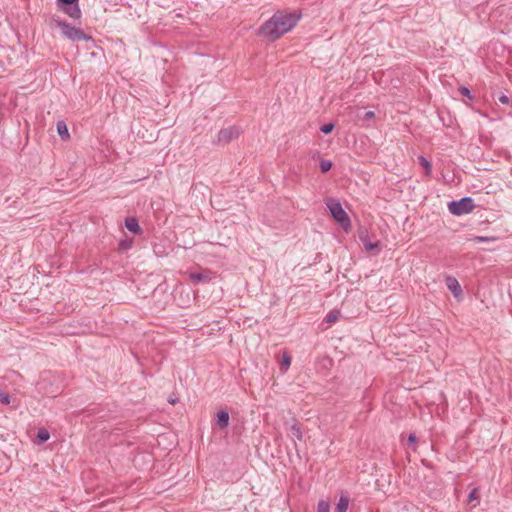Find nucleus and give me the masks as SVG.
I'll return each instance as SVG.
<instances>
[{
  "label": "nucleus",
  "mask_w": 512,
  "mask_h": 512,
  "mask_svg": "<svg viewBox=\"0 0 512 512\" xmlns=\"http://www.w3.org/2000/svg\"><path fill=\"white\" fill-rule=\"evenodd\" d=\"M374 117V112L368 111L365 113L364 119H371Z\"/></svg>",
  "instance_id": "cd10ccee"
},
{
  "label": "nucleus",
  "mask_w": 512,
  "mask_h": 512,
  "mask_svg": "<svg viewBox=\"0 0 512 512\" xmlns=\"http://www.w3.org/2000/svg\"><path fill=\"white\" fill-rule=\"evenodd\" d=\"M419 164L425 168L426 174L430 175L431 173V163L423 156L418 158Z\"/></svg>",
  "instance_id": "2eb2a0df"
},
{
  "label": "nucleus",
  "mask_w": 512,
  "mask_h": 512,
  "mask_svg": "<svg viewBox=\"0 0 512 512\" xmlns=\"http://www.w3.org/2000/svg\"><path fill=\"white\" fill-rule=\"evenodd\" d=\"M478 490L476 488H474L468 495V502L469 503H472L474 501H477L478 500Z\"/></svg>",
  "instance_id": "4be33fe9"
},
{
  "label": "nucleus",
  "mask_w": 512,
  "mask_h": 512,
  "mask_svg": "<svg viewBox=\"0 0 512 512\" xmlns=\"http://www.w3.org/2000/svg\"><path fill=\"white\" fill-rule=\"evenodd\" d=\"M57 5L69 17L73 19H79L81 17L78 0H57Z\"/></svg>",
  "instance_id": "39448f33"
},
{
  "label": "nucleus",
  "mask_w": 512,
  "mask_h": 512,
  "mask_svg": "<svg viewBox=\"0 0 512 512\" xmlns=\"http://www.w3.org/2000/svg\"><path fill=\"white\" fill-rule=\"evenodd\" d=\"M239 134H240L239 129L234 126L222 129L218 133L217 142L219 144H223V145L227 144L230 141H232L233 139H236L239 136Z\"/></svg>",
  "instance_id": "423d86ee"
},
{
  "label": "nucleus",
  "mask_w": 512,
  "mask_h": 512,
  "mask_svg": "<svg viewBox=\"0 0 512 512\" xmlns=\"http://www.w3.org/2000/svg\"><path fill=\"white\" fill-rule=\"evenodd\" d=\"M216 424L220 429H225L228 427L229 413L226 410L218 411Z\"/></svg>",
  "instance_id": "6e6552de"
},
{
  "label": "nucleus",
  "mask_w": 512,
  "mask_h": 512,
  "mask_svg": "<svg viewBox=\"0 0 512 512\" xmlns=\"http://www.w3.org/2000/svg\"><path fill=\"white\" fill-rule=\"evenodd\" d=\"M57 26L61 29L62 34L71 41H88L91 39L83 30L71 26L65 21H57Z\"/></svg>",
  "instance_id": "7ed1b4c3"
},
{
  "label": "nucleus",
  "mask_w": 512,
  "mask_h": 512,
  "mask_svg": "<svg viewBox=\"0 0 512 512\" xmlns=\"http://www.w3.org/2000/svg\"><path fill=\"white\" fill-rule=\"evenodd\" d=\"M131 245H132V241L131 240H122L120 243H119V248L121 250H128L131 248Z\"/></svg>",
  "instance_id": "b1692460"
},
{
  "label": "nucleus",
  "mask_w": 512,
  "mask_h": 512,
  "mask_svg": "<svg viewBox=\"0 0 512 512\" xmlns=\"http://www.w3.org/2000/svg\"><path fill=\"white\" fill-rule=\"evenodd\" d=\"M290 364H291V358H290V356H289V355L284 354V355H283V361H282V363H281V367H282V368H284L285 370H287V369H288V367L290 366Z\"/></svg>",
  "instance_id": "5701e85b"
},
{
  "label": "nucleus",
  "mask_w": 512,
  "mask_h": 512,
  "mask_svg": "<svg viewBox=\"0 0 512 512\" xmlns=\"http://www.w3.org/2000/svg\"><path fill=\"white\" fill-rule=\"evenodd\" d=\"M496 237H488V236H475L472 238V241L475 243H481V242H494L496 241Z\"/></svg>",
  "instance_id": "a211bd4d"
},
{
  "label": "nucleus",
  "mask_w": 512,
  "mask_h": 512,
  "mask_svg": "<svg viewBox=\"0 0 512 512\" xmlns=\"http://www.w3.org/2000/svg\"><path fill=\"white\" fill-rule=\"evenodd\" d=\"M125 226H126V228H127L130 232H132V233H134V234H138V233H140V232H141V228H140V226H139V224H138V221H137V219H136V218H134V217L126 218V219H125Z\"/></svg>",
  "instance_id": "9d476101"
},
{
  "label": "nucleus",
  "mask_w": 512,
  "mask_h": 512,
  "mask_svg": "<svg viewBox=\"0 0 512 512\" xmlns=\"http://www.w3.org/2000/svg\"><path fill=\"white\" fill-rule=\"evenodd\" d=\"M190 279L193 283H206L210 281L211 276L209 272L191 273Z\"/></svg>",
  "instance_id": "9b49d317"
},
{
  "label": "nucleus",
  "mask_w": 512,
  "mask_h": 512,
  "mask_svg": "<svg viewBox=\"0 0 512 512\" xmlns=\"http://www.w3.org/2000/svg\"><path fill=\"white\" fill-rule=\"evenodd\" d=\"M291 432L292 434L298 439V440H302V431L300 429V426L298 424H294L292 427H291Z\"/></svg>",
  "instance_id": "6ab92c4d"
},
{
  "label": "nucleus",
  "mask_w": 512,
  "mask_h": 512,
  "mask_svg": "<svg viewBox=\"0 0 512 512\" xmlns=\"http://www.w3.org/2000/svg\"><path fill=\"white\" fill-rule=\"evenodd\" d=\"M446 285L456 298L462 294V288L456 278L447 277Z\"/></svg>",
  "instance_id": "0eeeda50"
},
{
  "label": "nucleus",
  "mask_w": 512,
  "mask_h": 512,
  "mask_svg": "<svg viewBox=\"0 0 512 512\" xmlns=\"http://www.w3.org/2000/svg\"><path fill=\"white\" fill-rule=\"evenodd\" d=\"M350 503V498L346 494H341L339 501L335 507L334 512H347Z\"/></svg>",
  "instance_id": "1a4fd4ad"
},
{
  "label": "nucleus",
  "mask_w": 512,
  "mask_h": 512,
  "mask_svg": "<svg viewBox=\"0 0 512 512\" xmlns=\"http://www.w3.org/2000/svg\"><path fill=\"white\" fill-rule=\"evenodd\" d=\"M300 16L301 14L297 12L278 11L261 26L260 33L268 40L275 41L289 32L297 24Z\"/></svg>",
  "instance_id": "f257e3e1"
},
{
  "label": "nucleus",
  "mask_w": 512,
  "mask_h": 512,
  "mask_svg": "<svg viewBox=\"0 0 512 512\" xmlns=\"http://www.w3.org/2000/svg\"><path fill=\"white\" fill-rule=\"evenodd\" d=\"M333 218L346 230L350 227V219L338 201H330L327 204Z\"/></svg>",
  "instance_id": "20e7f679"
},
{
  "label": "nucleus",
  "mask_w": 512,
  "mask_h": 512,
  "mask_svg": "<svg viewBox=\"0 0 512 512\" xmlns=\"http://www.w3.org/2000/svg\"><path fill=\"white\" fill-rule=\"evenodd\" d=\"M57 132L62 140H67L69 138L68 127L64 121H59L57 123Z\"/></svg>",
  "instance_id": "f8f14e48"
},
{
  "label": "nucleus",
  "mask_w": 512,
  "mask_h": 512,
  "mask_svg": "<svg viewBox=\"0 0 512 512\" xmlns=\"http://www.w3.org/2000/svg\"><path fill=\"white\" fill-rule=\"evenodd\" d=\"M334 124L333 123H327L321 126L320 131L324 134H329L333 131Z\"/></svg>",
  "instance_id": "412c9836"
},
{
  "label": "nucleus",
  "mask_w": 512,
  "mask_h": 512,
  "mask_svg": "<svg viewBox=\"0 0 512 512\" xmlns=\"http://www.w3.org/2000/svg\"><path fill=\"white\" fill-rule=\"evenodd\" d=\"M498 100H499V102H500V103H502V104H508V103H509V98H508V96H506V95H504V94H503V95H501V96H499Z\"/></svg>",
  "instance_id": "bb28decb"
},
{
  "label": "nucleus",
  "mask_w": 512,
  "mask_h": 512,
  "mask_svg": "<svg viewBox=\"0 0 512 512\" xmlns=\"http://www.w3.org/2000/svg\"><path fill=\"white\" fill-rule=\"evenodd\" d=\"M416 441V436L414 434H410L408 437L409 443H414Z\"/></svg>",
  "instance_id": "c85d7f7f"
},
{
  "label": "nucleus",
  "mask_w": 512,
  "mask_h": 512,
  "mask_svg": "<svg viewBox=\"0 0 512 512\" xmlns=\"http://www.w3.org/2000/svg\"><path fill=\"white\" fill-rule=\"evenodd\" d=\"M475 208L474 200L471 197H463L458 201L448 203V210L452 215L461 216L472 212Z\"/></svg>",
  "instance_id": "f03ea898"
},
{
  "label": "nucleus",
  "mask_w": 512,
  "mask_h": 512,
  "mask_svg": "<svg viewBox=\"0 0 512 512\" xmlns=\"http://www.w3.org/2000/svg\"><path fill=\"white\" fill-rule=\"evenodd\" d=\"M340 316V312L338 310L330 311L326 316L327 323H335Z\"/></svg>",
  "instance_id": "4468645a"
},
{
  "label": "nucleus",
  "mask_w": 512,
  "mask_h": 512,
  "mask_svg": "<svg viewBox=\"0 0 512 512\" xmlns=\"http://www.w3.org/2000/svg\"><path fill=\"white\" fill-rule=\"evenodd\" d=\"M37 438L39 440V443H44L48 441V439L50 438V434L47 429L40 428L37 432Z\"/></svg>",
  "instance_id": "ddd939ff"
},
{
  "label": "nucleus",
  "mask_w": 512,
  "mask_h": 512,
  "mask_svg": "<svg viewBox=\"0 0 512 512\" xmlns=\"http://www.w3.org/2000/svg\"><path fill=\"white\" fill-rule=\"evenodd\" d=\"M317 512H330V504L325 500H320L317 505Z\"/></svg>",
  "instance_id": "dca6fc26"
},
{
  "label": "nucleus",
  "mask_w": 512,
  "mask_h": 512,
  "mask_svg": "<svg viewBox=\"0 0 512 512\" xmlns=\"http://www.w3.org/2000/svg\"><path fill=\"white\" fill-rule=\"evenodd\" d=\"M460 92H461L462 95H465V96L471 98L470 90L468 88L461 87L460 88Z\"/></svg>",
  "instance_id": "a878e982"
},
{
  "label": "nucleus",
  "mask_w": 512,
  "mask_h": 512,
  "mask_svg": "<svg viewBox=\"0 0 512 512\" xmlns=\"http://www.w3.org/2000/svg\"><path fill=\"white\" fill-rule=\"evenodd\" d=\"M319 166H320V170L322 172H328L331 167H332V162L330 160H327V159H322L319 163Z\"/></svg>",
  "instance_id": "f3484780"
},
{
  "label": "nucleus",
  "mask_w": 512,
  "mask_h": 512,
  "mask_svg": "<svg viewBox=\"0 0 512 512\" xmlns=\"http://www.w3.org/2000/svg\"><path fill=\"white\" fill-rule=\"evenodd\" d=\"M0 403L4 405H9L11 403V398L7 392L0 391Z\"/></svg>",
  "instance_id": "aec40b11"
},
{
  "label": "nucleus",
  "mask_w": 512,
  "mask_h": 512,
  "mask_svg": "<svg viewBox=\"0 0 512 512\" xmlns=\"http://www.w3.org/2000/svg\"><path fill=\"white\" fill-rule=\"evenodd\" d=\"M364 246H365V249H366L367 251H372V250H374L375 248H377L379 245H378V243L366 242V243H364Z\"/></svg>",
  "instance_id": "393cba45"
}]
</instances>
